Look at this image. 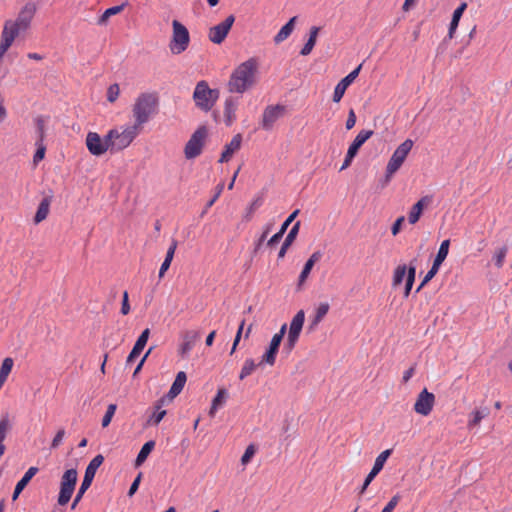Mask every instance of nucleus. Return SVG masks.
I'll list each match as a JSON object with an SVG mask.
<instances>
[{"label":"nucleus","mask_w":512,"mask_h":512,"mask_svg":"<svg viewBox=\"0 0 512 512\" xmlns=\"http://www.w3.org/2000/svg\"><path fill=\"white\" fill-rule=\"evenodd\" d=\"M299 229H300V222L298 221L293 225V227L287 234V236L280 248V251L278 253V258H283L285 256L288 248L292 245V243L296 239Z\"/></svg>","instance_id":"obj_28"},{"label":"nucleus","mask_w":512,"mask_h":512,"mask_svg":"<svg viewBox=\"0 0 512 512\" xmlns=\"http://www.w3.org/2000/svg\"><path fill=\"white\" fill-rule=\"evenodd\" d=\"M404 220H405L404 216H400L393 223V225L391 227V233L393 236H396L400 232L401 226H402V223L404 222Z\"/></svg>","instance_id":"obj_59"},{"label":"nucleus","mask_w":512,"mask_h":512,"mask_svg":"<svg viewBox=\"0 0 512 512\" xmlns=\"http://www.w3.org/2000/svg\"><path fill=\"white\" fill-rule=\"evenodd\" d=\"M362 68V64L356 67L353 71H351L347 76H345L335 87L333 93V101L338 103L341 101L342 97L345 94L346 89L354 82V80L358 77L360 70Z\"/></svg>","instance_id":"obj_18"},{"label":"nucleus","mask_w":512,"mask_h":512,"mask_svg":"<svg viewBox=\"0 0 512 512\" xmlns=\"http://www.w3.org/2000/svg\"><path fill=\"white\" fill-rule=\"evenodd\" d=\"M199 338V335L195 331H186L182 336V344L179 348V353L182 356L188 354L193 348L195 342Z\"/></svg>","instance_id":"obj_24"},{"label":"nucleus","mask_w":512,"mask_h":512,"mask_svg":"<svg viewBox=\"0 0 512 512\" xmlns=\"http://www.w3.org/2000/svg\"><path fill=\"white\" fill-rule=\"evenodd\" d=\"M235 22V16L229 15L221 23L212 26L208 31V39L214 44H221L226 39Z\"/></svg>","instance_id":"obj_14"},{"label":"nucleus","mask_w":512,"mask_h":512,"mask_svg":"<svg viewBox=\"0 0 512 512\" xmlns=\"http://www.w3.org/2000/svg\"><path fill=\"white\" fill-rule=\"evenodd\" d=\"M287 331V324H283L280 330L273 335L270 344L262 355L259 365H269L273 366L276 362V356L279 351L280 344L283 340V337Z\"/></svg>","instance_id":"obj_12"},{"label":"nucleus","mask_w":512,"mask_h":512,"mask_svg":"<svg viewBox=\"0 0 512 512\" xmlns=\"http://www.w3.org/2000/svg\"><path fill=\"white\" fill-rule=\"evenodd\" d=\"M158 104V97L155 93H141L138 95L132 106L133 125L142 130L143 125L157 113Z\"/></svg>","instance_id":"obj_3"},{"label":"nucleus","mask_w":512,"mask_h":512,"mask_svg":"<svg viewBox=\"0 0 512 512\" xmlns=\"http://www.w3.org/2000/svg\"><path fill=\"white\" fill-rule=\"evenodd\" d=\"M433 201V197L430 195L423 196L420 198L410 209V212L408 214V222L411 225L416 224L422 213L423 210L428 207Z\"/></svg>","instance_id":"obj_19"},{"label":"nucleus","mask_w":512,"mask_h":512,"mask_svg":"<svg viewBox=\"0 0 512 512\" xmlns=\"http://www.w3.org/2000/svg\"><path fill=\"white\" fill-rule=\"evenodd\" d=\"M125 4L113 6L104 11L101 17L98 19L99 25H105L111 16L117 15L123 11Z\"/></svg>","instance_id":"obj_40"},{"label":"nucleus","mask_w":512,"mask_h":512,"mask_svg":"<svg viewBox=\"0 0 512 512\" xmlns=\"http://www.w3.org/2000/svg\"><path fill=\"white\" fill-rule=\"evenodd\" d=\"M408 268L405 264L398 265L393 271L392 286L398 287L402 284L405 276L408 275Z\"/></svg>","instance_id":"obj_36"},{"label":"nucleus","mask_w":512,"mask_h":512,"mask_svg":"<svg viewBox=\"0 0 512 512\" xmlns=\"http://www.w3.org/2000/svg\"><path fill=\"white\" fill-rule=\"evenodd\" d=\"M149 335H150V330H149V328H146L145 330L142 331L141 335L138 337L134 346L140 350H143L148 339H149Z\"/></svg>","instance_id":"obj_50"},{"label":"nucleus","mask_w":512,"mask_h":512,"mask_svg":"<svg viewBox=\"0 0 512 512\" xmlns=\"http://www.w3.org/2000/svg\"><path fill=\"white\" fill-rule=\"evenodd\" d=\"M117 406L116 404H109L106 410V413L102 419V427H107L116 412Z\"/></svg>","instance_id":"obj_47"},{"label":"nucleus","mask_w":512,"mask_h":512,"mask_svg":"<svg viewBox=\"0 0 512 512\" xmlns=\"http://www.w3.org/2000/svg\"><path fill=\"white\" fill-rule=\"evenodd\" d=\"M120 94V88L118 84H112L107 90V100L111 103L115 102Z\"/></svg>","instance_id":"obj_49"},{"label":"nucleus","mask_w":512,"mask_h":512,"mask_svg":"<svg viewBox=\"0 0 512 512\" xmlns=\"http://www.w3.org/2000/svg\"><path fill=\"white\" fill-rule=\"evenodd\" d=\"M440 266L436 265L435 263L432 264V267L427 272L425 277L422 280V285H426L438 272Z\"/></svg>","instance_id":"obj_54"},{"label":"nucleus","mask_w":512,"mask_h":512,"mask_svg":"<svg viewBox=\"0 0 512 512\" xmlns=\"http://www.w3.org/2000/svg\"><path fill=\"white\" fill-rule=\"evenodd\" d=\"M415 367H416V365L414 364L413 366H411L409 369H407L403 373V376H402L403 383H407L413 377V375L415 373Z\"/></svg>","instance_id":"obj_63"},{"label":"nucleus","mask_w":512,"mask_h":512,"mask_svg":"<svg viewBox=\"0 0 512 512\" xmlns=\"http://www.w3.org/2000/svg\"><path fill=\"white\" fill-rule=\"evenodd\" d=\"M50 203L51 201L48 197L42 199L34 217V222L36 224H39L40 222L47 218L49 214Z\"/></svg>","instance_id":"obj_33"},{"label":"nucleus","mask_w":512,"mask_h":512,"mask_svg":"<svg viewBox=\"0 0 512 512\" xmlns=\"http://www.w3.org/2000/svg\"><path fill=\"white\" fill-rule=\"evenodd\" d=\"M489 415V409L487 407L484 408H476L469 414V419L467 422L468 429H473L480 425L481 421Z\"/></svg>","instance_id":"obj_26"},{"label":"nucleus","mask_w":512,"mask_h":512,"mask_svg":"<svg viewBox=\"0 0 512 512\" xmlns=\"http://www.w3.org/2000/svg\"><path fill=\"white\" fill-rule=\"evenodd\" d=\"M299 213V210H295L294 212H292L288 218L284 221V223L281 225V228L280 230L282 231V233H285L286 230L288 229L289 225L293 222V220L296 218V216L298 215Z\"/></svg>","instance_id":"obj_56"},{"label":"nucleus","mask_w":512,"mask_h":512,"mask_svg":"<svg viewBox=\"0 0 512 512\" xmlns=\"http://www.w3.org/2000/svg\"><path fill=\"white\" fill-rule=\"evenodd\" d=\"M36 13V5L32 2L26 3L19 11L16 19L7 20L4 23L1 38L13 44L16 37L30 28L31 22Z\"/></svg>","instance_id":"obj_1"},{"label":"nucleus","mask_w":512,"mask_h":512,"mask_svg":"<svg viewBox=\"0 0 512 512\" xmlns=\"http://www.w3.org/2000/svg\"><path fill=\"white\" fill-rule=\"evenodd\" d=\"M14 366V360L11 357H6L0 367V380L6 382L9 374Z\"/></svg>","instance_id":"obj_42"},{"label":"nucleus","mask_w":512,"mask_h":512,"mask_svg":"<svg viewBox=\"0 0 512 512\" xmlns=\"http://www.w3.org/2000/svg\"><path fill=\"white\" fill-rule=\"evenodd\" d=\"M237 102L233 98H227L224 105V118L227 126H230L236 119Z\"/></svg>","instance_id":"obj_29"},{"label":"nucleus","mask_w":512,"mask_h":512,"mask_svg":"<svg viewBox=\"0 0 512 512\" xmlns=\"http://www.w3.org/2000/svg\"><path fill=\"white\" fill-rule=\"evenodd\" d=\"M86 147L93 156H101L107 151L111 152L108 133L102 138L97 132H88L86 136Z\"/></svg>","instance_id":"obj_13"},{"label":"nucleus","mask_w":512,"mask_h":512,"mask_svg":"<svg viewBox=\"0 0 512 512\" xmlns=\"http://www.w3.org/2000/svg\"><path fill=\"white\" fill-rule=\"evenodd\" d=\"M284 234H285V233H282V231H281V230H279L276 234H274V235H273V236L268 240L267 244H268L269 246H273V245H275L276 243H278V242L281 240V238L283 237V235H284Z\"/></svg>","instance_id":"obj_64"},{"label":"nucleus","mask_w":512,"mask_h":512,"mask_svg":"<svg viewBox=\"0 0 512 512\" xmlns=\"http://www.w3.org/2000/svg\"><path fill=\"white\" fill-rule=\"evenodd\" d=\"M255 452H256L255 446L253 444H250L246 448L244 454L241 457L242 465H247L251 461V459L254 456Z\"/></svg>","instance_id":"obj_51"},{"label":"nucleus","mask_w":512,"mask_h":512,"mask_svg":"<svg viewBox=\"0 0 512 512\" xmlns=\"http://www.w3.org/2000/svg\"><path fill=\"white\" fill-rule=\"evenodd\" d=\"M218 98V90L211 89L206 81L202 80L196 84L193 92V100L195 105L202 111H210Z\"/></svg>","instance_id":"obj_5"},{"label":"nucleus","mask_w":512,"mask_h":512,"mask_svg":"<svg viewBox=\"0 0 512 512\" xmlns=\"http://www.w3.org/2000/svg\"><path fill=\"white\" fill-rule=\"evenodd\" d=\"M35 145L37 146V150L33 156V163L37 165L45 157L46 146L44 142H35Z\"/></svg>","instance_id":"obj_46"},{"label":"nucleus","mask_w":512,"mask_h":512,"mask_svg":"<svg viewBox=\"0 0 512 512\" xmlns=\"http://www.w3.org/2000/svg\"><path fill=\"white\" fill-rule=\"evenodd\" d=\"M241 143H242L241 134H236L232 138L230 143L225 145L224 151L221 154L219 162H221V163L228 162L232 158L233 154L240 149Z\"/></svg>","instance_id":"obj_20"},{"label":"nucleus","mask_w":512,"mask_h":512,"mask_svg":"<svg viewBox=\"0 0 512 512\" xmlns=\"http://www.w3.org/2000/svg\"><path fill=\"white\" fill-rule=\"evenodd\" d=\"M186 381V373L183 371L178 372L168 394L165 397H167L169 401L173 400L176 396H178L181 393Z\"/></svg>","instance_id":"obj_22"},{"label":"nucleus","mask_w":512,"mask_h":512,"mask_svg":"<svg viewBox=\"0 0 512 512\" xmlns=\"http://www.w3.org/2000/svg\"><path fill=\"white\" fill-rule=\"evenodd\" d=\"M257 61L250 58L241 63L233 71L228 82V90L232 93H244L255 83Z\"/></svg>","instance_id":"obj_2"},{"label":"nucleus","mask_w":512,"mask_h":512,"mask_svg":"<svg viewBox=\"0 0 512 512\" xmlns=\"http://www.w3.org/2000/svg\"><path fill=\"white\" fill-rule=\"evenodd\" d=\"M223 188H224V184L223 183H220V184L217 185L215 195L206 204L204 210L201 213L202 216L205 215L208 212V210L213 206V204L217 201V199L220 197V195H221V193L223 191Z\"/></svg>","instance_id":"obj_48"},{"label":"nucleus","mask_w":512,"mask_h":512,"mask_svg":"<svg viewBox=\"0 0 512 512\" xmlns=\"http://www.w3.org/2000/svg\"><path fill=\"white\" fill-rule=\"evenodd\" d=\"M190 35L188 29L178 20L172 21V37L169 49L172 54L179 55L189 46Z\"/></svg>","instance_id":"obj_6"},{"label":"nucleus","mask_w":512,"mask_h":512,"mask_svg":"<svg viewBox=\"0 0 512 512\" xmlns=\"http://www.w3.org/2000/svg\"><path fill=\"white\" fill-rule=\"evenodd\" d=\"M37 467H30L24 474V476L17 482L16 486L24 490V488L28 485L30 480L37 474Z\"/></svg>","instance_id":"obj_44"},{"label":"nucleus","mask_w":512,"mask_h":512,"mask_svg":"<svg viewBox=\"0 0 512 512\" xmlns=\"http://www.w3.org/2000/svg\"><path fill=\"white\" fill-rule=\"evenodd\" d=\"M284 106L281 105H271L267 106L262 115L261 126L265 130H270L274 123L282 117L284 113Z\"/></svg>","instance_id":"obj_16"},{"label":"nucleus","mask_w":512,"mask_h":512,"mask_svg":"<svg viewBox=\"0 0 512 512\" xmlns=\"http://www.w3.org/2000/svg\"><path fill=\"white\" fill-rule=\"evenodd\" d=\"M258 366H260L259 363H255L252 358L246 359L241 368L239 379L244 380L246 377L250 376Z\"/></svg>","instance_id":"obj_38"},{"label":"nucleus","mask_w":512,"mask_h":512,"mask_svg":"<svg viewBox=\"0 0 512 512\" xmlns=\"http://www.w3.org/2000/svg\"><path fill=\"white\" fill-rule=\"evenodd\" d=\"M399 501H400V495L399 494L394 495L390 499V501L386 504V506L382 509L381 512H393V510L395 509V507L397 506Z\"/></svg>","instance_id":"obj_52"},{"label":"nucleus","mask_w":512,"mask_h":512,"mask_svg":"<svg viewBox=\"0 0 512 512\" xmlns=\"http://www.w3.org/2000/svg\"><path fill=\"white\" fill-rule=\"evenodd\" d=\"M142 352V350L138 349L137 347H133L130 354L127 357L126 364H131Z\"/></svg>","instance_id":"obj_62"},{"label":"nucleus","mask_w":512,"mask_h":512,"mask_svg":"<svg viewBox=\"0 0 512 512\" xmlns=\"http://www.w3.org/2000/svg\"><path fill=\"white\" fill-rule=\"evenodd\" d=\"M34 123L37 132L36 142H44L46 136V119L43 116H37L34 119Z\"/></svg>","instance_id":"obj_39"},{"label":"nucleus","mask_w":512,"mask_h":512,"mask_svg":"<svg viewBox=\"0 0 512 512\" xmlns=\"http://www.w3.org/2000/svg\"><path fill=\"white\" fill-rule=\"evenodd\" d=\"M155 447V442L153 440L147 441L141 448L140 452L137 455V458L135 460V466L139 467L141 466L149 454L152 452V450Z\"/></svg>","instance_id":"obj_34"},{"label":"nucleus","mask_w":512,"mask_h":512,"mask_svg":"<svg viewBox=\"0 0 512 512\" xmlns=\"http://www.w3.org/2000/svg\"><path fill=\"white\" fill-rule=\"evenodd\" d=\"M319 31H320V28L317 27V26H313V27L310 28L309 38H308L307 42L305 43V45L303 46V48L300 51V54L302 56H307V55H309L312 52V50H313V48H314V46L316 44Z\"/></svg>","instance_id":"obj_32"},{"label":"nucleus","mask_w":512,"mask_h":512,"mask_svg":"<svg viewBox=\"0 0 512 512\" xmlns=\"http://www.w3.org/2000/svg\"><path fill=\"white\" fill-rule=\"evenodd\" d=\"M141 477H142V473H139L137 475V477L134 479V481L132 482L130 488H129V491H128V496H133L136 491L138 490L139 488V485H140V482H141Z\"/></svg>","instance_id":"obj_57"},{"label":"nucleus","mask_w":512,"mask_h":512,"mask_svg":"<svg viewBox=\"0 0 512 512\" xmlns=\"http://www.w3.org/2000/svg\"><path fill=\"white\" fill-rule=\"evenodd\" d=\"M206 137L207 129L205 127L198 128L191 135L184 148V154L187 159H194L201 154Z\"/></svg>","instance_id":"obj_11"},{"label":"nucleus","mask_w":512,"mask_h":512,"mask_svg":"<svg viewBox=\"0 0 512 512\" xmlns=\"http://www.w3.org/2000/svg\"><path fill=\"white\" fill-rule=\"evenodd\" d=\"M77 476V471L73 468L66 470L62 475L58 495V504L60 506H64L70 501L77 483Z\"/></svg>","instance_id":"obj_9"},{"label":"nucleus","mask_w":512,"mask_h":512,"mask_svg":"<svg viewBox=\"0 0 512 512\" xmlns=\"http://www.w3.org/2000/svg\"><path fill=\"white\" fill-rule=\"evenodd\" d=\"M297 17H292L275 35L274 42L279 44L285 41L293 32Z\"/></svg>","instance_id":"obj_30"},{"label":"nucleus","mask_w":512,"mask_h":512,"mask_svg":"<svg viewBox=\"0 0 512 512\" xmlns=\"http://www.w3.org/2000/svg\"><path fill=\"white\" fill-rule=\"evenodd\" d=\"M329 308H330V306L328 303H321L316 309V313H315L314 319L312 321V325L317 326L323 320V318L326 316V314L329 311Z\"/></svg>","instance_id":"obj_45"},{"label":"nucleus","mask_w":512,"mask_h":512,"mask_svg":"<svg viewBox=\"0 0 512 512\" xmlns=\"http://www.w3.org/2000/svg\"><path fill=\"white\" fill-rule=\"evenodd\" d=\"M413 145L414 142L411 139H406L395 149L386 166L387 179L392 177L400 169Z\"/></svg>","instance_id":"obj_8"},{"label":"nucleus","mask_w":512,"mask_h":512,"mask_svg":"<svg viewBox=\"0 0 512 512\" xmlns=\"http://www.w3.org/2000/svg\"><path fill=\"white\" fill-rule=\"evenodd\" d=\"M169 400L167 397H162L159 400H157L154 404V412L149 417L147 424L157 426L164 416L166 415V411L162 409L163 405L168 402Z\"/></svg>","instance_id":"obj_21"},{"label":"nucleus","mask_w":512,"mask_h":512,"mask_svg":"<svg viewBox=\"0 0 512 512\" xmlns=\"http://www.w3.org/2000/svg\"><path fill=\"white\" fill-rule=\"evenodd\" d=\"M176 248H177V241L175 239L172 240L167 252H166V256H165V259H168L170 261L173 260V257H174V254H175V251H176Z\"/></svg>","instance_id":"obj_61"},{"label":"nucleus","mask_w":512,"mask_h":512,"mask_svg":"<svg viewBox=\"0 0 512 512\" xmlns=\"http://www.w3.org/2000/svg\"><path fill=\"white\" fill-rule=\"evenodd\" d=\"M304 321L305 313L303 310H299L292 318L287 334V339L284 343V350L287 353H290L295 348L303 329Z\"/></svg>","instance_id":"obj_10"},{"label":"nucleus","mask_w":512,"mask_h":512,"mask_svg":"<svg viewBox=\"0 0 512 512\" xmlns=\"http://www.w3.org/2000/svg\"><path fill=\"white\" fill-rule=\"evenodd\" d=\"M415 276H416V260L414 259L409 264L408 275L406 277V284H405V290H404V297L409 296L412 286L415 281Z\"/></svg>","instance_id":"obj_35"},{"label":"nucleus","mask_w":512,"mask_h":512,"mask_svg":"<svg viewBox=\"0 0 512 512\" xmlns=\"http://www.w3.org/2000/svg\"><path fill=\"white\" fill-rule=\"evenodd\" d=\"M140 132L141 130L133 124L110 129L108 141H110L111 153L120 152L129 147Z\"/></svg>","instance_id":"obj_4"},{"label":"nucleus","mask_w":512,"mask_h":512,"mask_svg":"<svg viewBox=\"0 0 512 512\" xmlns=\"http://www.w3.org/2000/svg\"><path fill=\"white\" fill-rule=\"evenodd\" d=\"M130 312V305H129V296L128 292L125 291L123 293V299H122V306H121V313L123 315H127Z\"/></svg>","instance_id":"obj_58"},{"label":"nucleus","mask_w":512,"mask_h":512,"mask_svg":"<svg viewBox=\"0 0 512 512\" xmlns=\"http://www.w3.org/2000/svg\"><path fill=\"white\" fill-rule=\"evenodd\" d=\"M244 325H245V320H242L239 327H238V330H237V333H236V336H235V339H234V342H233V345H232V349H231V354H233L237 348V345L239 344L240 342V339H241V335H242V332H243V329H244Z\"/></svg>","instance_id":"obj_53"},{"label":"nucleus","mask_w":512,"mask_h":512,"mask_svg":"<svg viewBox=\"0 0 512 512\" xmlns=\"http://www.w3.org/2000/svg\"><path fill=\"white\" fill-rule=\"evenodd\" d=\"M321 258V253L319 251L314 252L310 258L306 261L298 279V288H301V286L305 283L307 280L313 266L316 262H318Z\"/></svg>","instance_id":"obj_23"},{"label":"nucleus","mask_w":512,"mask_h":512,"mask_svg":"<svg viewBox=\"0 0 512 512\" xmlns=\"http://www.w3.org/2000/svg\"><path fill=\"white\" fill-rule=\"evenodd\" d=\"M507 253H508V247L506 245H503L494 251L492 259L497 268L503 267Z\"/></svg>","instance_id":"obj_43"},{"label":"nucleus","mask_w":512,"mask_h":512,"mask_svg":"<svg viewBox=\"0 0 512 512\" xmlns=\"http://www.w3.org/2000/svg\"><path fill=\"white\" fill-rule=\"evenodd\" d=\"M392 453V449H386L382 451L375 459L374 465L370 473L367 475L363 486L361 488V493H363L369 484L373 481V479L378 475V473L383 469L385 462L389 458Z\"/></svg>","instance_id":"obj_17"},{"label":"nucleus","mask_w":512,"mask_h":512,"mask_svg":"<svg viewBox=\"0 0 512 512\" xmlns=\"http://www.w3.org/2000/svg\"><path fill=\"white\" fill-rule=\"evenodd\" d=\"M227 396L228 393L225 388L218 389L216 396L212 400L211 408L209 410L210 417H214L217 410L225 404Z\"/></svg>","instance_id":"obj_31"},{"label":"nucleus","mask_w":512,"mask_h":512,"mask_svg":"<svg viewBox=\"0 0 512 512\" xmlns=\"http://www.w3.org/2000/svg\"><path fill=\"white\" fill-rule=\"evenodd\" d=\"M356 124V115L353 109L349 111L348 118L346 120V129H352Z\"/></svg>","instance_id":"obj_60"},{"label":"nucleus","mask_w":512,"mask_h":512,"mask_svg":"<svg viewBox=\"0 0 512 512\" xmlns=\"http://www.w3.org/2000/svg\"><path fill=\"white\" fill-rule=\"evenodd\" d=\"M449 246H450V240L447 239V240L442 241L433 263H435L438 266H441V264L444 262V260L446 259L447 255H448Z\"/></svg>","instance_id":"obj_41"},{"label":"nucleus","mask_w":512,"mask_h":512,"mask_svg":"<svg viewBox=\"0 0 512 512\" xmlns=\"http://www.w3.org/2000/svg\"><path fill=\"white\" fill-rule=\"evenodd\" d=\"M64 436H65V430L59 429L57 431L55 437L52 440L51 448L55 449V448L59 447V445L62 443Z\"/></svg>","instance_id":"obj_55"},{"label":"nucleus","mask_w":512,"mask_h":512,"mask_svg":"<svg viewBox=\"0 0 512 512\" xmlns=\"http://www.w3.org/2000/svg\"><path fill=\"white\" fill-rule=\"evenodd\" d=\"M104 457L101 454L96 455L88 464L85 470V475L83 478V481L81 483V486L76 494V497L74 498L71 508L75 509L78 503L81 501L83 495L88 490V488L91 486L92 481L95 477V474L97 472V469L103 464Z\"/></svg>","instance_id":"obj_7"},{"label":"nucleus","mask_w":512,"mask_h":512,"mask_svg":"<svg viewBox=\"0 0 512 512\" xmlns=\"http://www.w3.org/2000/svg\"><path fill=\"white\" fill-rule=\"evenodd\" d=\"M10 428V422L8 416H3L0 420V456H2L5 452L4 440L6 438L7 432Z\"/></svg>","instance_id":"obj_37"},{"label":"nucleus","mask_w":512,"mask_h":512,"mask_svg":"<svg viewBox=\"0 0 512 512\" xmlns=\"http://www.w3.org/2000/svg\"><path fill=\"white\" fill-rule=\"evenodd\" d=\"M373 135L372 130H361L348 148L350 155L356 156L360 147Z\"/></svg>","instance_id":"obj_25"},{"label":"nucleus","mask_w":512,"mask_h":512,"mask_svg":"<svg viewBox=\"0 0 512 512\" xmlns=\"http://www.w3.org/2000/svg\"><path fill=\"white\" fill-rule=\"evenodd\" d=\"M467 9V3L466 2H462L453 12V15H452V19H451V22H450V26H449V31H448V37L450 39H452L454 37V33L459 25V22H460V19L463 15V13L465 12V10Z\"/></svg>","instance_id":"obj_27"},{"label":"nucleus","mask_w":512,"mask_h":512,"mask_svg":"<svg viewBox=\"0 0 512 512\" xmlns=\"http://www.w3.org/2000/svg\"><path fill=\"white\" fill-rule=\"evenodd\" d=\"M435 404V396L424 388L417 396L414 403V411L422 416H428Z\"/></svg>","instance_id":"obj_15"}]
</instances>
